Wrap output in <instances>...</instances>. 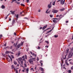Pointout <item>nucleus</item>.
Returning <instances> with one entry per match:
<instances>
[{
	"label": "nucleus",
	"instance_id": "nucleus-1",
	"mask_svg": "<svg viewBox=\"0 0 73 73\" xmlns=\"http://www.w3.org/2000/svg\"><path fill=\"white\" fill-rule=\"evenodd\" d=\"M19 61H21V65H22V67H23V68H24V67L23 66V59H22V58H19Z\"/></svg>",
	"mask_w": 73,
	"mask_h": 73
},
{
	"label": "nucleus",
	"instance_id": "nucleus-2",
	"mask_svg": "<svg viewBox=\"0 0 73 73\" xmlns=\"http://www.w3.org/2000/svg\"><path fill=\"white\" fill-rule=\"evenodd\" d=\"M23 45V42H22L21 43L19 44L17 46V49H19V48H20V46L21 45L22 46Z\"/></svg>",
	"mask_w": 73,
	"mask_h": 73
},
{
	"label": "nucleus",
	"instance_id": "nucleus-3",
	"mask_svg": "<svg viewBox=\"0 0 73 73\" xmlns=\"http://www.w3.org/2000/svg\"><path fill=\"white\" fill-rule=\"evenodd\" d=\"M72 56H73V54L70 53L68 54V58H71Z\"/></svg>",
	"mask_w": 73,
	"mask_h": 73
},
{
	"label": "nucleus",
	"instance_id": "nucleus-4",
	"mask_svg": "<svg viewBox=\"0 0 73 73\" xmlns=\"http://www.w3.org/2000/svg\"><path fill=\"white\" fill-rule=\"evenodd\" d=\"M52 12L53 13H56L58 12V10H56L55 9H53L52 11Z\"/></svg>",
	"mask_w": 73,
	"mask_h": 73
},
{
	"label": "nucleus",
	"instance_id": "nucleus-5",
	"mask_svg": "<svg viewBox=\"0 0 73 73\" xmlns=\"http://www.w3.org/2000/svg\"><path fill=\"white\" fill-rule=\"evenodd\" d=\"M68 53H69V49H67L66 51V54L65 56L66 58V56H67V55L68 54Z\"/></svg>",
	"mask_w": 73,
	"mask_h": 73
},
{
	"label": "nucleus",
	"instance_id": "nucleus-6",
	"mask_svg": "<svg viewBox=\"0 0 73 73\" xmlns=\"http://www.w3.org/2000/svg\"><path fill=\"white\" fill-rule=\"evenodd\" d=\"M64 1L63 0H60V4L61 5H64Z\"/></svg>",
	"mask_w": 73,
	"mask_h": 73
},
{
	"label": "nucleus",
	"instance_id": "nucleus-7",
	"mask_svg": "<svg viewBox=\"0 0 73 73\" xmlns=\"http://www.w3.org/2000/svg\"><path fill=\"white\" fill-rule=\"evenodd\" d=\"M51 4H52V2H50V4L48 5V7L49 8H50L52 7V5H51Z\"/></svg>",
	"mask_w": 73,
	"mask_h": 73
},
{
	"label": "nucleus",
	"instance_id": "nucleus-8",
	"mask_svg": "<svg viewBox=\"0 0 73 73\" xmlns=\"http://www.w3.org/2000/svg\"><path fill=\"white\" fill-rule=\"evenodd\" d=\"M29 62L31 64H33V60H29Z\"/></svg>",
	"mask_w": 73,
	"mask_h": 73
},
{
	"label": "nucleus",
	"instance_id": "nucleus-9",
	"mask_svg": "<svg viewBox=\"0 0 73 73\" xmlns=\"http://www.w3.org/2000/svg\"><path fill=\"white\" fill-rule=\"evenodd\" d=\"M15 20L13 19V20L12 22V25H13V24H15Z\"/></svg>",
	"mask_w": 73,
	"mask_h": 73
},
{
	"label": "nucleus",
	"instance_id": "nucleus-10",
	"mask_svg": "<svg viewBox=\"0 0 73 73\" xmlns=\"http://www.w3.org/2000/svg\"><path fill=\"white\" fill-rule=\"evenodd\" d=\"M46 27H47V25H45V26L43 27L42 29V30H44V29H45Z\"/></svg>",
	"mask_w": 73,
	"mask_h": 73
},
{
	"label": "nucleus",
	"instance_id": "nucleus-11",
	"mask_svg": "<svg viewBox=\"0 0 73 73\" xmlns=\"http://www.w3.org/2000/svg\"><path fill=\"white\" fill-rule=\"evenodd\" d=\"M39 69H40L41 70V71H42V72H44V69H43V68L40 67H39Z\"/></svg>",
	"mask_w": 73,
	"mask_h": 73
},
{
	"label": "nucleus",
	"instance_id": "nucleus-12",
	"mask_svg": "<svg viewBox=\"0 0 73 73\" xmlns=\"http://www.w3.org/2000/svg\"><path fill=\"white\" fill-rule=\"evenodd\" d=\"M11 68L12 69H14L15 68V66H14L13 65H12Z\"/></svg>",
	"mask_w": 73,
	"mask_h": 73
},
{
	"label": "nucleus",
	"instance_id": "nucleus-13",
	"mask_svg": "<svg viewBox=\"0 0 73 73\" xmlns=\"http://www.w3.org/2000/svg\"><path fill=\"white\" fill-rule=\"evenodd\" d=\"M16 17H17V19L19 18V15L18 14H15V15Z\"/></svg>",
	"mask_w": 73,
	"mask_h": 73
},
{
	"label": "nucleus",
	"instance_id": "nucleus-14",
	"mask_svg": "<svg viewBox=\"0 0 73 73\" xmlns=\"http://www.w3.org/2000/svg\"><path fill=\"white\" fill-rule=\"evenodd\" d=\"M64 10H65V9L64 8L60 9V11H64Z\"/></svg>",
	"mask_w": 73,
	"mask_h": 73
},
{
	"label": "nucleus",
	"instance_id": "nucleus-15",
	"mask_svg": "<svg viewBox=\"0 0 73 73\" xmlns=\"http://www.w3.org/2000/svg\"><path fill=\"white\" fill-rule=\"evenodd\" d=\"M8 57L10 58V60H11V62H12V59L11 58V56H10L9 55L8 56Z\"/></svg>",
	"mask_w": 73,
	"mask_h": 73
},
{
	"label": "nucleus",
	"instance_id": "nucleus-16",
	"mask_svg": "<svg viewBox=\"0 0 73 73\" xmlns=\"http://www.w3.org/2000/svg\"><path fill=\"white\" fill-rule=\"evenodd\" d=\"M1 8L2 9H4L5 8V6L4 5H2L1 6Z\"/></svg>",
	"mask_w": 73,
	"mask_h": 73
},
{
	"label": "nucleus",
	"instance_id": "nucleus-17",
	"mask_svg": "<svg viewBox=\"0 0 73 73\" xmlns=\"http://www.w3.org/2000/svg\"><path fill=\"white\" fill-rule=\"evenodd\" d=\"M10 12L11 13V14H13V15H14V13H15V11H10Z\"/></svg>",
	"mask_w": 73,
	"mask_h": 73
},
{
	"label": "nucleus",
	"instance_id": "nucleus-18",
	"mask_svg": "<svg viewBox=\"0 0 73 73\" xmlns=\"http://www.w3.org/2000/svg\"><path fill=\"white\" fill-rule=\"evenodd\" d=\"M24 66H25V68L26 67H27V64H26V63L24 64Z\"/></svg>",
	"mask_w": 73,
	"mask_h": 73
},
{
	"label": "nucleus",
	"instance_id": "nucleus-19",
	"mask_svg": "<svg viewBox=\"0 0 73 73\" xmlns=\"http://www.w3.org/2000/svg\"><path fill=\"white\" fill-rule=\"evenodd\" d=\"M52 31V29L50 31H47V33H46V34H48V33H49V32H51V31Z\"/></svg>",
	"mask_w": 73,
	"mask_h": 73
},
{
	"label": "nucleus",
	"instance_id": "nucleus-20",
	"mask_svg": "<svg viewBox=\"0 0 73 73\" xmlns=\"http://www.w3.org/2000/svg\"><path fill=\"white\" fill-rule=\"evenodd\" d=\"M5 53L7 54L10 53V51H6L5 52Z\"/></svg>",
	"mask_w": 73,
	"mask_h": 73
},
{
	"label": "nucleus",
	"instance_id": "nucleus-21",
	"mask_svg": "<svg viewBox=\"0 0 73 73\" xmlns=\"http://www.w3.org/2000/svg\"><path fill=\"white\" fill-rule=\"evenodd\" d=\"M66 65L68 66V65H69V63H68V62H67V61H66Z\"/></svg>",
	"mask_w": 73,
	"mask_h": 73
},
{
	"label": "nucleus",
	"instance_id": "nucleus-22",
	"mask_svg": "<svg viewBox=\"0 0 73 73\" xmlns=\"http://www.w3.org/2000/svg\"><path fill=\"white\" fill-rule=\"evenodd\" d=\"M26 71L27 72V73H28V71H29V69H28V68H27V69H26Z\"/></svg>",
	"mask_w": 73,
	"mask_h": 73
},
{
	"label": "nucleus",
	"instance_id": "nucleus-23",
	"mask_svg": "<svg viewBox=\"0 0 73 73\" xmlns=\"http://www.w3.org/2000/svg\"><path fill=\"white\" fill-rule=\"evenodd\" d=\"M14 63L15 65H16V64H17V62L15 61H14Z\"/></svg>",
	"mask_w": 73,
	"mask_h": 73
},
{
	"label": "nucleus",
	"instance_id": "nucleus-24",
	"mask_svg": "<svg viewBox=\"0 0 73 73\" xmlns=\"http://www.w3.org/2000/svg\"><path fill=\"white\" fill-rule=\"evenodd\" d=\"M20 53L19 52L18 54H16V55H18V56H20Z\"/></svg>",
	"mask_w": 73,
	"mask_h": 73
},
{
	"label": "nucleus",
	"instance_id": "nucleus-25",
	"mask_svg": "<svg viewBox=\"0 0 73 73\" xmlns=\"http://www.w3.org/2000/svg\"><path fill=\"white\" fill-rule=\"evenodd\" d=\"M9 15H10V14H9L8 15H7V16H6V17L5 18V19H7V18L8 17V16H9Z\"/></svg>",
	"mask_w": 73,
	"mask_h": 73
},
{
	"label": "nucleus",
	"instance_id": "nucleus-26",
	"mask_svg": "<svg viewBox=\"0 0 73 73\" xmlns=\"http://www.w3.org/2000/svg\"><path fill=\"white\" fill-rule=\"evenodd\" d=\"M54 37H55V38H57V37H58V35H55L54 36Z\"/></svg>",
	"mask_w": 73,
	"mask_h": 73
},
{
	"label": "nucleus",
	"instance_id": "nucleus-27",
	"mask_svg": "<svg viewBox=\"0 0 73 73\" xmlns=\"http://www.w3.org/2000/svg\"><path fill=\"white\" fill-rule=\"evenodd\" d=\"M68 73H71V72H72L71 70H69L68 71Z\"/></svg>",
	"mask_w": 73,
	"mask_h": 73
},
{
	"label": "nucleus",
	"instance_id": "nucleus-28",
	"mask_svg": "<svg viewBox=\"0 0 73 73\" xmlns=\"http://www.w3.org/2000/svg\"><path fill=\"white\" fill-rule=\"evenodd\" d=\"M32 55L33 56H35V57H36V55L35 54H34V53H33L32 54Z\"/></svg>",
	"mask_w": 73,
	"mask_h": 73
},
{
	"label": "nucleus",
	"instance_id": "nucleus-29",
	"mask_svg": "<svg viewBox=\"0 0 73 73\" xmlns=\"http://www.w3.org/2000/svg\"><path fill=\"white\" fill-rule=\"evenodd\" d=\"M45 42H46V43H47L48 44H49V42L48 41H45Z\"/></svg>",
	"mask_w": 73,
	"mask_h": 73
},
{
	"label": "nucleus",
	"instance_id": "nucleus-30",
	"mask_svg": "<svg viewBox=\"0 0 73 73\" xmlns=\"http://www.w3.org/2000/svg\"><path fill=\"white\" fill-rule=\"evenodd\" d=\"M55 4V1H54V2L52 3V5H54Z\"/></svg>",
	"mask_w": 73,
	"mask_h": 73
},
{
	"label": "nucleus",
	"instance_id": "nucleus-31",
	"mask_svg": "<svg viewBox=\"0 0 73 73\" xmlns=\"http://www.w3.org/2000/svg\"><path fill=\"white\" fill-rule=\"evenodd\" d=\"M21 6H23V7H24V6H25V5L23 4H21Z\"/></svg>",
	"mask_w": 73,
	"mask_h": 73
},
{
	"label": "nucleus",
	"instance_id": "nucleus-32",
	"mask_svg": "<svg viewBox=\"0 0 73 73\" xmlns=\"http://www.w3.org/2000/svg\"><path fill=\"white\" fill-rule=\"evenodd\" d=\"M15 3H16L18 4H20V2H18L17 1L15 2Z\"/></svg>",
	"mask_w": 73,
	"mask_h": 73
},
{
	"label": "nucleus",
	"instance_id": "nucleus-33",
	"mask_svg": "<svg viewBox=\"0 0 73 73\" xmlns=\"http://www.w3.org/2000/svg\"><path fill=\"white\" fill-rule=\"evenodd\" d=\"M15 0H13L11 2V3H13V2H14V1H15Z\"/></svg>",
	"mask_w": 73,
	"mask_h": 73
},
{
	"label": "nucleus",
	"instance_id": "nucleus-34",
	"mask_svg": "<svg viewBox=\"0 0 73 73\" xmlns=\"http://www.w3.org/2000/svg\"><path fill=\"white\" fill-rule=\"evenodd\" d=\"M53 21L54 23H56V21L55 20H53Z\"/></svg>",
	"mask_w": 73,
	"mask_h": 73
},
{
	"label": "nucleus",
	"instance_id": "nucleus-35",
	"mask_svg": "<svg viewBox=\"0 0 73 73\" xmlns=\"http://www.w3.org/2000/svg\"><path fill=\"white\" fill-rule=\"evenodd\" d=\"M10 53H11V54H13V52H10Z\"/></svg>",
	"mask_w": 73,
	"mask_h": 73
},
{
	"label": "nucleus",
	"instance_id": "nucleus-36",
	"mask_svg": "<svg viewBox=\"0 0 73 73\" xmlns=\"http://www.w3.org/2000/svg\"><path fill=\"white\" fill-rule=\"evenodd\" d=\"M50 17H53V15H50Z\"/></svg>",
	"mask_w": 73,
	"mask_h": 73
},
{
	"label": "nucleus",
	"instance_id": "nucleus-37",
	"mask_svg": "<svg viewBox=\"0 0 73 73\" xmlns=\"http://www.w3.org/2000/svg\"><path fill=\"white\" fill-rule=\"evenodd\" d=\"M41 64V66H42V63L41 62H40Z\"/></svg>",
	"mask_w": 73,
	"mask_h": 73
},
{
	"label": "nucleus",
	"instance_id": "nucleus-38",
	"mask_svg": "<svg viewBox=\"0 0 73 73\" xmlns=\"http://www.w3.org/2000/svg\"><path fill=\"white\" fill-rule=\"evenodd\" d=\"M70 64L71 65H73V63L72 62H70Z\"/></svg>",
	"mask_w": 73,
	"mask_h": 73
},
{
	"label": "nucleus",
	"instance_id": "nucleus-39",
	"mask_svg": "<svg viewBox=\"0 0 73 73\" xmlns=\"http://www.w3.org/2000/svg\"><path fill=\"white\" fill-rule=\"evenodd\" d=\"M16 73H18V71L17 70H16Z\"/></svg>",
	"mask_w": 73,
	"mask_h": 73
},
{
	"label": "nucleus",
	"instance_id": "nucleus-40",
	"mask_svg": "<svg viewBox=\"0 0 73 73\" xmlns=\"http://www.w3.org/2000/svg\"><path fill=\"white\" fill-rule=\"evenodd\" d=\"M12 48H13L12 46H11L10 47V49H12Z\"/></svg>",
	"mask_w": 73,
	"mask_h": 73
},
{
	"label": "nucleus",
	"instance_id": "nucleus-41",
	"mask_svg": "<svg viewBox=\"0 0 73 73\" xmlns=\"http://www.w3.org/2000/svg\"><path fill=\"white\" fill-rule=\"evenodd\" d=\"M23 12H24V11H22V12H21L20 13V14H22V13H23Z\"/></svg>",
	"mask_w": 73,
	"mask_h": 73
},
{
	"label": "nucleus",
	"instance_id": "nucleus-42",
	"mask_svg": "<svg viewBox=\"0 0 73 73\" xmlns=\"http://www.w3.org/2000/svg\"><path fill=\"white\" fill-rule=\"evenodd\" d=\"M11 57L12 58H14V57H13V55H11Z\"/></svg>",
	"mask_w": 73,
	"mask_h": 73
},
{
	"label": "nucleus",
	"instance_id": "nucleus-43",
	"mask_svg": "<svg viewBox=\"0 0 73 73\" xmlns=\"http://www.w3.org/2000/svg\"><path fill=\"white\" fill-rule=\"evenodd\" d=\"M14 35H15V36H16V33H14Z\"/></svg>",
	"mask_w": 73,
	"mask_h": 73
},
{
	"label": "nucleus",
	"instance_id": "nucleus-44",
	"mask_svg": "<svg viewBox=\"0 0 73 73\" xmlns=\"http://www.w3.org/2000/svg\"><path fill=\"white\" fill-rule=\"evenodd\" d=\"M71 69L72 70H73V66H72L71 68Z\"/></svg>",
	"mask_w": 73,
	"mask_h": 73
},
{
	"label": "nucleus",
	"instance_id": "nucleus-45",
	"mask_svg": "<svg viewBox=\"0 0 73 73\" xmlns=\"http://www.w3.org/2000/svg\"><path fill=\"white\" fill-rule=\"evenodd\" d=\"M53 19H54V20H58V19L57 18H54Z\"/></svg>",
	"mask_w": 73,
	"mask_h": 73
},
{
	"label": "nucleus",
	"instance_id": "nucleus-46",
	"mask_svg": "<svg viewBox=\"0 0 73 73\" xmlns=\"http://www.w3.org/2000/svg\"><path fill=\"white\" fill-rule=\"evenodd\" d=\"M2 35H0V37H2Z\"/></svg>",
	"mask_w": 73,
	"mask_h": 73
},
{
	"label": "nucleus",
	"instance_id": "nucleus-47",
	"mask_svg": "<svg viewBox=\"0 0 73 73\" xmlns=\"http://www.w3.org/2000/svg\"><path fill=\"white\" fill-rule=\"evenodd\" d=\"M38 49H40V47H39V46H38Z\"/></svg>",
	"mask_w": 73,
	"mask_h": 73
},
{
	"label": "nucleus",
	"instance_id": "nucleus-48",
	"mask_svg": "<svg viewBox=\"0 0 73 73\" xmlns=\"http://www.w3.org/2000/svg\"><path fill=\"white\" fill-rule=\"evenodd\" d=\"M46 13H49V12H48V10H47L46 11Z\"/></svg>",
	"mask_w": 73,
	"mask_h": 73
},
{
	"label": "nucleus",
	"instance_id": "nucleus-49",
	"mask_svg": "<svg viewBox=\"0 0 73 73\" xmlns=\"http://www.w3.org/2000/svg\"><path fill=\"white\" fill-rule=\"evenodd\" d=\"M22 58H25V56H23L22 57Z\"/></svg>",
	"mask_w": 73,
	"mask_h": 73
},
{
	"label": "nucleus",
	"instance_id": "nucleus-50",
	"mask_svg": "<svg viewBox=\"0 0 73 73\" xmlns=\"http://www.w3.org/2000/svg\"><path fill=\"white\" fill-rule=\"evenodd\" d=\"M42 27H40V29H42Z\"/></svg>",
	"mask_w": 73,
	"mask_h": 73
},
{
	"label": "nucleus",
	"instance_id": "nucleus-51",
	"mask_svg": "<svg viewBox=\"0 0 73 73\" xmlns=\"http://www.w3.org/2000/svg\"><path fill=\"white\" fill-rule=\"evenodd\" d=\"M25 58H26V59H27V55H25Z\"/></svg>",
	"mask_w": 73,
	"mask_h": 73
},
{
	"label": "nucleus",
	"instance_id": "nucleus-52",
	"mask_svg": "<svg viewBox=\"0 0 73 73\" xmlns=\"http://www.w3.org/2000/svg\"><path fill=\"white\" fill-rule=\"evenodd\" d=\"M29 0H27V1L28 3V2H29Z\"/></svg>",
	"mask_w": 73,
	"mask_h": 73
},
{
	"label": "nucleus",
	"instance_id": "nucleus-53",
	"mask_svg": "<svg viewBox=\"0 0 73 73\" xmlns=\"http://www.w3.org/2000/svg\"><path fill=\"white\" fill-rule=\"evenodd\" d=\"M31 70H33V71H34V70H33V68H31Z\"/></svg>",
	"mask_w": 73,
	"mask_h": 73
},
{
	"label": "nucleus",
	"instance_id": "nucleus-54",
	"mask_svg": "<svg viewBox=\"0 0 73 73\" xmlns=\"http://www.w3.org/2000/svg\"><path fill=\"white\" fill-rule=\"evenodd\" d=\"M17 66H18V67L19 66V64H17Z\"/></svg>",
	"mask_w": 73,
	"mask_h": 73
},
{
	"label": "nucleus",
	"instance_id": "nucleus-55",
	"mask_svg": "<svg viewBox=\"0 0 73 73\" xmlns=\"http://www.w3.org/2000/svg\"><path fill=\"white\" fill-rule=\"evenodd\" d=\"M6 44H7V43H6L5 44H4V46H6Z\"/></svg>",
	"mask_w": 73,
	"mask_h": 73
},
{
	"label": "nucleus",
	"instance_id": "nucleus-56",
	"mask_svg": "<svg viewBox=\"0 0 73 73\" xmlns=\"http://www.w3.org/2000/svg\"><path fill=\"white\" fill-rule=\"evenodd\" d=\"M6 48H9V46H7V47H6Z\"/></svg>",
	"mask_w": 73,
	"mask_h": 73
},
{
	"label": "nucleus",
	"instance_id": "nucleus-57",
	"mask_svg": "<svg viewBox=\"0 0 73 73\" xmlns=\"http://www.w3.org/2000/svg\"><path fill=\"white\" fill-rule=\"evenodd\" d=\"M50 34H48L47 35V36H48L49 35H50Z\"/></svg>",
	"mask_w": 73,
	"mask_h": 73
},
{
	"label": "nucleus",
	"instance_id": "nucleus-58",
	"mask_svg": "<svg viewBox=\"0 0 73 73\" xmlns=\"http://www.w3.org/2000/svg\"><path fill=\"white\" fill-rule=\"evenodd\" d=\"M11 18H9V21H11Z\"/></svg>",
	"mask_w": 73,
	"mask_h": 73
},
{
	"label": "nucleus",
	"instance_id": "nucleus-59",
	"mask_svg": "<svg viewBox=\"0 0 73 73\" xmlns=\"http://www.w3.org/2000/svg\"><path fill=\"white\" fill-rule=\"evenodd\" d=\"M45 47H46V48H48V46H45Z\"/></svg>",
	"mask_w": 73,
	"mask_h": 73
},
{
	"label": "nucleus",
	"instance_id": "nucleus-60",
	"mask_svg": "<svg viewBox=\"0 0 73 73\" xmlns=\"http://www.w3.org/2000/svg\"><path fill=\"white\" fill-rule=\"evenodd\" d=\"M38 60H39V59H38V58H37V61H38Z\"/></svg>",
	"mask_w": 73,
	"mask_h": 73
},
{
	"label": "nucleus",
	"instance_id": "nucleus-61",
	"mask_svg": "<svg viewBox=\"0 0 73 73\" xmlns=\"http://www.w3.org/2000/svg\"><path fill=\"white\" fill-rule=\"evenodd\" d=\"M61 1V0H58L57 1V2H59V1Z\"/></svg>",
	"mask_w": 73,
	"mask_h": 73
},
{
	"label": "nucleus",
	"instance_id": "nucleus-62",
	"mask_svg": "<svg viewBox=\"0 0 73 73\" xmlns=\"http://www.w3.org/2000/svg\"><path fill=\"white\" fill-rule=\"evenodd\" d=\"M22 72H24L25 71H24V70H22Z\"/></svg>",
	"mask_w": 73,
	"mask_h": 73
},
{
	"label": "nucleus",
	"instance_id": "nucleus-63",
	"mask_svg": "<svg viewBox=\"0 0 73 73\" xmlns=\"http://www.w3.org/2000/svg\"><path fill=\"white\" fill-rule=\"evenodd\" d=\"M72 40H73V36H72Z\"/></svg>",
	"mask_w": 73,
	"mask_h": 73
},
{
	"label": "nucleus",
	"instance_id": "nucleus-64",
	"mask_svg": "<svg viewBox=\"0 0 73 73\" xmlns=\"http://www.w3.org/2000/svg\"><path fill=\"white\" fill-rule=\"evenodd\" d=\"M68 21H66V23H68Z\"/></svg>",
	"mask_w": 73,
	"mask_h": 73
}]
</instances>
